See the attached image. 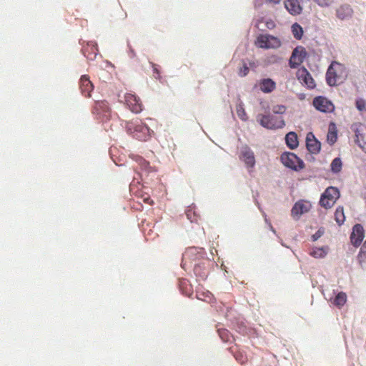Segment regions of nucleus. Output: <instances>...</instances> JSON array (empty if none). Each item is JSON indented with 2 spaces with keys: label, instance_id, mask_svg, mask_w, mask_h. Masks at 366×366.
<instances>
[{
  "label": "nucleus",
  "instance_id": "1",
  "mask_svg": "<svg viewBox=\"0 0 366 366\" xmlns=\"http://www.w3.org/2000/svg\"><path fill=\"white\" fill-rule=\"evenodd\" d=\"M347 76L346 67L337 61H332L326 73L327 83L331 86H337L343 83Z\"/></svg>",
  "mask_w": 366,
  "mask_h": 366
},
{
  "label": "nucleus",
  "instance_id": "2",
  "mask_svg": "<svg viewBox=\"0 0 366 366\" xmlns=\"http://www.w3.org/2000/svg\"><path fill=\"white\" fill-rule=\"evenodd\" d=\"M126 129L129 134L139 140L145 141L151 135L149 127L138 119L127 122Z\"/></svg>",
  "mask_w": 366,
  "mask_h": 366
},
{
  "label": "nucleus",
  "instance_id": "3",
  "mask_svg": "<svg viewBox=\"0 0 366 366\" xmlns=\"http://www.w3.org/2000/svg\"><path fill=\"white\" fill-rule=\"evenodd\" d=\"M257 120L259 124L267 129H277L284 127L285 121L282 117H275L270 113L262 114L257 117Z\"/></svg>",
  "mask_w": 366,
  "mask_h": 366
},
{
  "label": "nucleus",
  "instance_id": "4",
  "mask_svg": "<svg viewBox=\"0 0 366 366\" xmlns=\"http://www.w3.org/2000/svg\"><path fill=\"white\" fill-rule=\"evenodd\" d=\"M339 197L338 189L335 187H329L322 194L320 203L326 209L331 208Z\"/></svg>",
  "mask_w": 366,
  "mask_h": 366
},
{
  "label": "nucleus",
  "instance_id": "5",
  "mask_svg": "<svg viewBox=\"0 0 366 366\" xmlns=\"http://www.w3.org/2000/svg\"><path fill=\"white\" fill-rule=\"evenodd\" d=\"M281 162L287 167L298 171L304 167L303 161L292 152H285L281 155Z\"/></svg>",
  "mask_w": 366,
  "mask_h": 366
},
{
  "label": "nucleus",
  "instance_id": "6",
  "mask_svg": "<svg viewBox=\"0 0 366 366\" xmlns=\"http://www.w3.org/2000/svg\"><path fill=\"white\" fill-rule=\"evenodd\" d=\"M256 45L262 49H277L280 46V39L274 36L269 34L259 35L256 41Z\"/></svg>",
  "mask_w": 366,
  "mask_h": 366
},
{
  "label": "nucleus",
  "instance_id": "7",
  "mask_svg": "<svg viewBox=\"0 0 366 366\" xmlns=\"http://www.w3.org/2000/svg\"><path fill=\"white\" fill-rule=\"evenodd\" d=\"M312 207V205L310 202L305 200H300L297 202L293 206L291 210L292 217L298 219L301 217V215L308 212Z\"/></svg>",
  "mask_w": 366,
  "mask_h": 366
},
{
  "label": "nucleus",
  "instance_id": "8",
  "mask_svg": "<svg viewBox=\"0 0 366 366\" xmlns=\"http://www.w3.org/2000/svg\"><path fill=\"white\" fill-rule=\"evenodd\" d=\"M239 158L244 163L247 169L254 167L255 157L253 151L249 147L245 146L241 149Z\"/></svg>",
  "mask_w": 366,
  "mask_h": 366
},
{
  "label": "nucleus",
  "instance_id": "9",
  "mask_svg": "<svg viewBox=\"0 0 366 366\" xmlns=\"http://www.w3.org/2000/svg\"><path fill=\"white\" fill-rule=\"evenodd\" d=\"M314 107L322 112H332L335 109V107L332 102L325 97H318L313 100Z\"/></svg>",
  "mask_w": 366,
  "mask_h": 366
},
{
  "label": "nucleus",
  "instance_id": "10",
  "mask_svg": "<svg viewBox=\"0 0 366 366\" xmlns=\"http://www.w3.org/2000/svg\"><path fill=\"white\" fill-rule=\"evenodd\" d=\"M351 129L355 134L356 142L360 147H363L362 143H366V126L361 123H355Z\"/></svg>",
  "mask_w": 366,
  "mask_h": 366
},
{
  "label": "nucleus",
  "instance_id": "11",
  "mask_svg": "<svg viewBox=\"0 0 366 366\" xmlns=\"http://www.w3.org/2000/svg\"><path fill=\"white\" fill-rule=\"evenodd\" d=\"M365 237L363 227L360 224H356L350 235V241L352 245L357 247L362 243Z\"/></svg>",
  "mask_w": 366,
  "mask_h": 366
},
{
  "label": "nucleus",
  "instance_id": "12",
  "mask_svg": "<svg viewBox=\"0 0 366 366\" xmlns=\"http://www.w3.org/2000/svg\"><path fill=\"white\" fill-rule=\"evenodd\" d=\"M124 101L132 112L137 114L142 111L140 99L134 94H126Z\"/></svg>",
  "mask_w": 366,
  "mask_h": 366
},
{
  "label": "nucleus",
  "instance_id": "13",
  "mask_svg": "<svg viewBox=\"0 0 366 366\" xmlns=\"http://www.w3.org/2000/svg\"><path fill=\"white\" fill-rule=\"evenodd\" d=\"M306 146L307 150L314 154H318L321 149V143L315 138L312 132H309L307 134Z\"/></svg>",
  "mask_w": 366,
  "mask_h": 366
},
{
  "label": "nucleus",
  "instance_id": "14",
  "mask_svg": "<svg viewBox=\"0 0 366 366\" xmlns=\"http://www.w3.org/2000/svg\"><path fill=\"white\" fill-rule=\"evenodd\" d=\"M353 10L348 4H342L336 9V16L341 21H345L352 18Z\"/></svg>",
  "mask_w": 366,
  "mask_h": 366
},
{
  "label": "nucleus",
  "instance_id": "15",
  "mask_svg": "<svg viewBox=\"0 0 366 366\" xmlns=\"http://www.w3.org/2000/svg\"><path fill=\"white\" fill-rule=\"evenodd\" d=\"M305 57L302 49L296 48L293 50L292 56L290 59V66L291 68H296L302 61Z\"/></svg>",
  "mask_w": 366,
  "mask_h": 366
},
{
  "label": "nucleus",
  "instance_id": "16",
  "mask_svg": "<svg viewBox=\"0 0 366 366\" xmlns=\"http://www.w3.org/2000/svg\"><path fill=\"white\" fill-rule=\"evenodd\" d=\"M285 6L292 15L300 14L302 10L299 0H285Z\"/></svg>",
  "mask_w": 366,
  "mask_h": 366
},
{
  "label": "nucleus",
  "instance_id": "17",
  "mask_svg": "<svg viewBox=\"0 0 366 366\" xmlns=\"http://www.w3.org/2000/svg\"><path fill=\"white\" fill-rule=\"evenodd\" d=\"M298 79L302 81L309 88H314L315 84L310 74L307 71L306 69L303 68L299 69L297 72Z\"/></svg>",
  "mask_w": 366,
  "mask_h": 366
},
{
  "label": "nucleus",
  "instance_id": "18",
  "mask_svg": "<svg viewBox=\"0 0 366 366\" xmlns=\"http://www.w3.org/2000/svg\"><path fill=\"white\" fill-rule=\"evenodd\" d=\"M93 84L89 78L84 75L82 76L80 79V88L81 89L82 93L86 97H89L90 93L93 89Z\"/></svg>",
  "mask_w": 366,
  "mask_h": 366
},
{
  "label": "nucleus",
  "instance_id": "19",
  "mask_svg": "<svg viewBox=\"0 0 366 366\" xmlns=\"http://www.w3.org/2000/svg\"><path fill=\"white\" fill-rule=\"evenodd\" d=\"M259 89L264 93L272 92L276 87V83L271 79H263L259 84Z\"/></svg>",
  "mask_w": 366,
  "mask_h": 366
},
{
  "label": "nucleus",
  "instance_id": "20",
  "mask_svg": "<svg viewBox=\"0 0 366 366\" xmlns=\"http://www.w3.org/2000/svg\"><path fill=\"white\" fill-rule=\"evenodd\" d=\"M287 145L294 149L298 146L297 136L295 132H289L285 137Z\"/></svg>",
  "mask_w": 366,
  "mask_h": 366
},
{
  "label": "nucleus",
  "instance_id": "21",
  "mask_svg": "<svg viewBox=\"0 0 366 366\" xmlns=\"http://www.w3.org/2000/svg\"><path fill=\"white\" fill-rule=\"evenodd\" d=\"M236 112L241 120L246 122L248 119L247 114L244 108V104L242 101H239L237 104Z\"/></svg>",
  "mask_w": 366,
  "mask_h": 366
},
{
  "label": "nucleus",
  "instance_id": "22",
  "mask_svg": "<svg viewBox=\"0 0 366 366\" xmlns=\"http://www.w3.org/2000/svg\"><path fill=\"white\" fill-rule=\"evenodd\" d=\"M291 31L296 39H301L303 36V29L302 27L297 23H295L291 26Z\"/></svg>",
  "mask_w": 366,
  "mask_h": 366
},
{
  "label": "nucleus",
  "instance_id": "23",
  "mask_svg": "<svg viewBox=\"0 0 366 366\" xmlns=\"http://www.w3.org/2000/svg\"><path fill=\"white\" fill-rule=\"evenodd\" d=\"M335 219L339 225H342L345 220L344 209L342 207H338L335 212Z\"/></svg>",
  "mask_w": 366,
  "mask_h": 366
},
{
  "label": "nucleus",
  "instance_id": "24",
  "mask_svg": "<svg viewBox=\"0 0 366 366\" xmlns=\"http://www.w3.org/2000/svg\"><path fill=\"white\" fill-rule=\"evenodd\" d=\"M347 301V295L345 292H339L335 297L333 304L340 307L343 306Z\"/></svg>",
  "mask_w": 366,
  "mask_h": 366
},
{
  "label": "nucleus",
  "instance_id": "25",
  "mask_svg": "<svg viewBox=\"0 0 366 366\" xmlns=\"http://www.w3.org/2000/svg\"><path fill=\"white\" fill-rule=\"evenodd\" d=\"M327 254V250L324 247L314 248L310 252V254L315 258H322Z\"/></svg>",
  "mask_w": 366,
  "mask_h": 366
},
{
  "label": "nucleus",
  "instance_id": "26",
  "mask_svg": "<svg viewBox=\"0 0 366 366\" xmlns=\"http://www.w3.org/2000/svg\"><path fill=\"white\" fill-rule=\"evenodd\" d=\"M357 260L360 264L366 261V241L360 248V252L357 255Z\"/></svg>",
  "mask_w": 366,
  "mask_h": 366
},
{
  "label": "nucleus",
  "instance_id": "27",
  "mask_svg": "<svg viewBox=\"0 0 366 366\" xmlns=\"http://www.w3.org/2000/svg\"><path fill=\"white\" fill-rule=\"evenodd\" d=\"M342 169V161L340 158H335L331 163V169L333 172H339Z\"/></svg>",
  "mask_w": 366,
  "mask_h": 366
},
{
  "label": "nucleus",
  "instance_id": "28",
  "mask_svg": "<svg viewBox=\"0 0 366 366\" xmlns=\"http://www.w3.org/2000/svg\"><path fill=\"white\" fill-rule=\"evenodd\" d=\"M271 110L273 114H282L286 111V107L284 105H273L271 108Z\"/></svg>",
  "mask_w": 366,
  "mask_h": 366
},
{
  "label": "nucleus",
  "instance_id": "29",
  "mask_svg": "<svg viewBox=\"0 0 366 366\" xmlns=\"http://www.w3.org/2000/svg\"><path fill=\"white\" fill-rule=\"evenodd\" d=\"M356 107L360 112H366V101L362 98H359L355 102Z\"/></svg>",
  "mask_w": 366,
  "mask_h": 366
},
{
  "label": "nucleus",
  "instance_id": "30",
  "mask_svg": "<svg viewBox=\"0 0 366 366\" xmlns=\"http://www.w3.org/2000/svg\"><path fill=\"white\" fill-rule=\"evenodd\" d=\"M319 6L325 8V7H330L331 6L334 2L335 0H314Z\"/></svg>",
  "mask_w": 366,
  "mask_h": 366
},
{
  "label": "nucleus",
  "instance_id": "31",
  "mask_svg": "<svg viewBox=\"0 0 366 366\" xmlns=\"http://www.w3.org/2000/svg\"><path fill=\"white\" fill-rule=\"evenodd\" d=\"M218 333L221 339L227 342L229 341L230 339V334L229 332L226 330H219Z\"/></svg>",
  "mask_w": 366,
  "mask_h": 366
},
{
  "label": "nucleus",
  "instance_id": "32",
  "mask_svg": "<svg viewBox=\"0 0 366 366\" xmlns=\"http://www.w3.org/2000/svg\"><path fill=\"white\" fill-rule=\"evenodd\" d=\"M96 109L99 112H106L109 110V107L107 102H101L97 103Z\"/></svg>",
  "mask_w": 366,
  "mask_h": 366
},
{
  "label": "nucleus",
  "instance_id": "33",
  "mask_svg": "<svg viewBox=\"0 0 366 366\" xmlns=\"http://www.w3.org/2000/svg\"><path fill=\"white\" fill-rule=\"evenodd\" d=\"M137 161L142 170L147 171L151 168V167L149 166V163L147 162L145 159H142V157H139Z\"/></svg>",
  "mask_w": 366,
  "mask_h": 366
},
{
  "label": "nucleus",
  "instance_id": "34",
  "mask_svg": "<svg viewBox=\"0 0 366 366\" xmlns=\"http://www.w3.org/2000/svg\"><path fill=\"white\" fill-rule=\"evenodd\" d=\"M327 140L329 144H333L337 141V134L335 132H332L330 130V132L327 134Z\"/></svg>",
  "mask_w": 366,
  "mask_h": 366
},
{
  "label": "nucleus",
  "instance_id": "35",
  "mask_svg": "<svg viewBox=\"0 0 366 366\" xmlns=\"http://www.w3.org/2000/svg\"><path fill=\"white\" fill-rule=\"evenodd\" d=\"M249 67L245 63H243L242 66L239 69V75L240 76H245L249 72Z\"/></svg>",
  "mask_w": 366,
  "mask_h": 366
},
{
  "label": "nucleus",
  "instance_id": "36",
  "mask_svg": "<svg viewBox=\"0 0 366 366\" xmlns=\"http://www.w3.org/2000/svg\"><path fill=\"white\" fill-rule=\"evenodd\" d=\"M235 359L241 364L244 363L247 360V357L241 353H237L234 355Z\"/></svg>",
  "mask_w": 366,
  "mask_h": 366
},
{
  "label": "nucleus",
  "instance_id": "37",
  "mask_svg": "<svg viewBox=\"0 0 366 366\" xmlns=\"http://www.w3.org/2000/svg\"><path fill=\"white\" fill-rule=\"evenodd\" d=\"M154 73L156 74H154V77L156 79H159V71H158L157 69L155 68V67L154 68Z\"/></svg>",
  "mask_w": 366,
  "mask_h": 366
},
{
  "label": "nucleus",
  "instance_id": "38",
  "mask_svg": "<svg viewBox=\"0 0 366 366\" xmlns=\"http://www.w3.org/2000/svg\"><path fill=\"white\" fill-rule=\"evenodd\" d=\"M199 269V266H195L194 268V271L196 274H197L198 272V270Z\"/></svg>",
  "mask_w": 366,
  "mask_h": 366
},
{
  "label": "nucleus",
  "instance_id": "39",
  "mask_svg": "<svg viewBox=\"0 0 366 366\" xmlns=\"http://www.w3.org/2000/svg\"><path fill=\"white\" fill-rule=\"evenodd\" d=\"M144 202H146L147 203H149V204H151L152 202V201H151V202H150V199L149 197L145 198L144 199Z\"/></svg>",
  "mask_w": 366,
  "mask_h": 366
},
{
  "label": "nucleus",
  "instance_id": "40",
  "mask_svg": "<svg viewBox=\"0 0 366 366\" xmlns=\"http://www.w3.org/2000/svg\"><path fill=\"white\" fill-rule=\"evenodd\" d=\"M281 0H269V1L274 3V4H277Z\"/></svg>",
  "mask_w": 366,
  "mask_h": 366
},
{
  "label": "nucleus",
  "instance_id": "41",
  "mask_svg": "<svg viewBox=\"0 0 366 366\" xmlns=\"http://www.w3.org/2000/svg\"><path fill=\"white\" fill-rule=\"evenodd\" d=\"M189 211L187 212V216L189 217Z\"/></svg>",
  "mask_w": 366,
  "mask_h": 366
}]
</instances>
